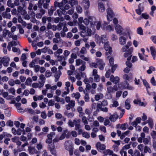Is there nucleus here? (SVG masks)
Here are the masks:
<instances>
[{"label": "nucleus", "instance_id": "37", "mask_svg": "<svg viewBox=\"0 0 156 156\" xmlns=\"http://www.w3.org/2000/svg\"><path fill=\"white\" fill-rule=\"evenodd\" d=\"M66 22H63L62 23L60 22L57 25V30L58 31H60L62 29V27H63L66 24Z\"/></svg>", "mask_w": 156, "mask_h": 156}, {"label": "nucleus", "instance_id": "4", "mask_svg": "<svg viewBox=\"0 0 156 156\" xmlns=\"http://www.w3.org/2000/svg\"><path fill=\"white\" fill-rule=\"evenodd\" d=\"M48 144L47 148L48 150L50 151L51 154L53 155H56V151L54 143H51Z\"/></svg>", "mask_w": 156, "mask_h": 156}, {"label": "nucleus", "instance_id": "47", "mask_svg": "<svg viewBox=\"0 0 156 156\" xmlns=\"http://www.w3.org/2000/svg\"><path fill=\"white\" fill-rule=\"evenodd\" d=\"M106 11L107 15L114 16V14L111 9L108 8L107 9Z\"/></svg>", "mask_w": 156, "mask_h": 156}, {"label": "nucleus", "instance_id": "31", "mask_svg": "<svg viewBox=\"0 0 156 156\" xmlns=\"http://www.w3.org/2000/svg\"><path fill=\"white\" fill-rule=\"evenodd\" d=\"M2 16L4 18L10 19H11V15L9 13L4 12L2 13Z\"/></svg>", "mask_w": 156, "mask_h": 156}, {"label": "nucleus", "instance_id": "59", "mask_svg": "<svg viewBox=\"0 0 156 156\" xmlns=\"http://www.w3.org/2000/svg\"><path fill=\"white\" fill-rule=\"evenodd\" d=\"M7 5L8 7L13 8L14 7V4L12 3L11 0H9L7 2Z\"/></svg>", "mask_w": 156, "mask_h": 156}, {"label": "nucleus", "instance_id": "2", "mask_svg": "<svg viewBox=\"0 0 156 156\" xmlns=\"http://www.w3.org/2000/svg\"><path fill=\"white\" fill-rule=\"evenodd\" d=\"M46 89L43 90L42 91V94L46 95L47 94V91L48 90L50 89L51 92L52 93L53 91L56 89L57 88V86L56 85H54L53 86H51V85L49 84H47L45 85Z\"/></svg>", "mask_w": 156, "mask_h": 156}, {"label": "nucleus", "instance_id": "64", "mask_svg": "<svg viewBox=\"0 0 156 156\" xmlns=\"http://www.w3.org/2000/svg\"><path fill=\"white\" fill-rule=\"evenodd\" d=\"M80 53L83 54H86L87 53V51L85 47H82L80 51Z\"/></svg>", "mask_w": 156, "mask_h": 156}, {"label": "nucleus", "instance_id": "43", "mask_svg": "<svg viewBox=\"0 0 156 156\" xmlns=\"http://www.w3.org/2000/svg\"><path fill=\"white\" fill-rule=\"evenodd\" d=\"M144 153H147L148 152L149 153H151L152 151L149 147L147 146H145L144 147Z\"/></svg>", "mask_w": 156, "mask_h": 156}, {"label": "nucleus", "instance_id": "40", "mask_svg": "<svg viewBox=\"0 0 156 156\" xmlns=\"http://www.w3.org/2000/svg\"><path fill=\"white\" fill-rule=\"evenodd\" d=\"M125 82L126 83L125 85V87L126 88L130 90H133L134 89V87L129 85V83L127 81H125Z\"/></svg>", "mask_w": 156, "mask_h": 156}, {"label": "nucleus", "instance_id": "54", "mask_svg": "<svg viewBox=\"0 0 156 156\" xmlns=\"http://www.w3.org/2000/svg\"><path fill=\"white\" fill-rule=\"evenodd\" d=\"M57 12L59 16H62V14H63V12H65V10H64L62 9H58L56 11Z\"/></svg>", "mask_w": 156, "mask_h": 156}, {"label": "nucleus", "instance_id": "14", "mask_svg": "<svg viewBox=\"0 0 156 156\" xmlns=\"http://www.w3.org/2000/svg\"><path fill=\"white\" fill-rule=\"evenodd\" d=\"M110 80L115 84H117L119 83L120 79L118 76H115V77L113 75H111L110 77Z\"/></svg>", "mask_w": 156, "mask_h": 156}, {"label": "nucleus", "instance_id": "52", "mask_svg": "<svg viewBox=\"0 0 156 156\" xmlns=\"http://www.w3.org/2000/svg\"><path fill=\"white\" fill-rule=\"evenodd\" d=\"M113 152L109 149L107 150L104 151V153L105 155L106 156L108 154L109 155H111L112 154Z\"/></svg>", "mask_w": 156, "mask_h": 156}, {"label": "nucleus", "instance_id": "51", "mask_svg": "<svg viewBox=\"0 0 156 156\" xmlns=\"http://www.w3.org/2000/svg\"><path fill=\"white\" fill-rule=\"evenodd\" d=\"M63 50L61 48H59L54 53L55 55H59L60 54L62 53Z\"/></svg>", "mask_w": 156, "mask_h": 156}, {"label": "nucleus", "instance_id": "5", "mask_svg": "<svg viewBox=\"0 0 156 156\" xmlns=\"http://www.w3.org/2000/svg\"><path fill=\"white\" fill-rule=\"evenodd\" d=\"M104 48L107 51L106 53V55H108L112 54V50L111 47L109 46V42H106V43H104Z\"/></svg>", "mask_w": 156, "mask_h": 156}, {"label": "nucleus", "instance_id": "61", "mask_svg": "<svg viewBox=\"0 0 156 156\" xmlns=\"http://www.w3.org/2000/svg\"><path fill=\"white\" fill-rule=\"evenodd\" d=\"M39 79L41 80V82L44 83L46 80V78L44 75H40L39 76Z\"/></svg>", "mask_w": 156, "mask_h": 156}, {"label": "nucleus", "instance_id": "26", "mask_svg": "<svg viewBox=\"0 0 156 156\" xmlns=\"http://www.w3.org/2000/svg\"><path fill=\"white\" fill-rule=\"evenodd\" d=\"M118 118L117 115L116 114H114L112 115L109 116V119L111 122H115Z\"/></svg>", "mask_w": 156, "mask_h": 156}, {"label": "nucleus", "instance_id": "63", "mask_svg": "<svg viewBox=\"0 0 156 156\" xmlns=\"http://www.w3.org/2000/svg\"><path fill=\"white\" fill-rule=\"evenodd\" d=\"M150 50L151 51V55L156 54V51L154 47L152 46L150 48Z\"/></svg>", "mask_w": 156, "mask_h": 156}, {"label": "nucleus", "instance_id": "42", "mask_svg": "<svg viewBox=\"0 0 156 156\" xmlns=\"http://www.w3.org/2000/svg\"><path fill=\"white\" fill-rule=\"evenodd\" d=\"M32 82V80L30 77H28L25 83V85L27 86H30L31 85V83Z\"/></svg>", "mask_w": 156, "mask_h": 156}, {"label": "nucleus", "instance_id": "8", "mask_svg": "<svg viewBox=\"0 0 156 156\" xmlns=\"http://www.w3.org/2000/svg\"><path fill=\"white\" fill-rule=\"evenodd\" d=\"M55 134L54 132H51L47 135V139L45 140V143L47 144H49L52 142V139L53 136Z\"/></svg>", "mask_w": 156, "mask_h": 156}, {"label": "nucleus", "instance_id": "55", "mask_svg": "<svg viewBox=\"0 0 156 156\" xmlns=\"http://www.w3.org/2000/svg\"><path fill=\"white\" fill-rule=\"evenodd\" d=\"M67 133V130L64 131V133L61 135L59 137L60 140H62L65 138L66 136V134Z\"/></svg>", "mask_w": 156, "mask_h": 156}, {"label": "nucleus", "instance_id": "35", "mask_svg": "<svg viewBox=\"0 0 156 156\" xmlns=\"http://www.w3.org/2000/svg\"><path fill=\"white\" fill-rule=\"evenodd\" d=\"M149 17V16L146 13H143L140 17V19L141 20L144 18L145 20L148 19Z\"/></svg>", "mask_w": 156, "mask_h": 156}, {"label": "nucleus", "instance_id": "60", "mask_svg": "<svg viewBox=\"0 0 156 156\" xmlns=\"http://www.w3.org/2000/svg\"><path fill=\"white\" fill-rule=\"evenodd\" d=\"M132 51L130 50L124 53V56L125 57H127L131 55Z\"/></svg>", "mask_w": 156, "mask_h": 156}, {"label": "nucleus", "instance_id": "9", "mask_svg": "<svg viewBox=\"0 0 156 156\" xmlns=\"http://www.w3.org/2000/svg\"><path fill=\"white\" fill-rule=\"evenodd\" d=\"M128 153L130 154L129 156H140V152L137 150H135L134 151L131 149L128 151Z\"/></svg>", "mask_w": 156, "mask_h": 156}, {"label": "nucleus", "instance_id": "24", "mask_svg": "<svg viewBox=\"0 0 156 156\" xmlns=\"http://www.w3.org/2000/svg\"><path fill=\"white\" fill-rule=\"evenodd\" d=\"M72 97L74 98L77 101H79V99L81 96L79 92H76V93H73L71 95Z\"/></svg>", "mask_w": 156, "mask_h": 156}, {"label": "nucleus", "instance_id": "39", "mask_svg": "<svg viewBox=\"0 0 156 156\" xmlns=\"http://www.w3.org/2000/svg\"><path fill=\"white\" fill-rule=\"evenodd\" d=\"M69 3L71 6L73 7L74 5H77L78 2L77 0H70L69 1Z\"/></svg>", "mask_w": 156, "mask_h": 156}, {"label": "nucleus", "instance_id": "21", "mask_svg": "<svg viewBox=\"0 0 156 156\" xmlns=\"http://www.w3.org/2000/svg\"><path fill=\"white\" fill-rule=\"evenodd\" d=\"M74 126H75V129L77 130L79 129L80 126V121L79 120H74Z\"/></svg>", "mask_w": 156, "mask_h": 156}, {"label": "nucleus", "instance_id": "25", "mask_svg": "<svg viewBox=\"0 0 156 156\" xmlns=\"http://www.w3.org/2000/svg\"><path fill=\"white\" fill-rule=\"evenodd\" d=\"M101 26V22L100 21H94V24L92 27H94V26H96V29L97 30H99Z\"/></svg>", "mask_w": 156, "mask_h": 156}, {"label": "nucleus", "instance_id": "53", "mask_svg": "<svg viewBox=\"0 0 156 156\" xmlns=\"http://www.w3.org/2000/svg\"><path fill=\"white\" fill-rule=\"evenodd\" d=\"M19 44V42L18 41H12L9 43V45H10L11 46H15Z\"/></svg>", "mask_w": 156, "mask_h": 156}, {"label": "nucleus", "instance_id": "17", "mask_svg": "<svg viewBox=\"0 0 156 156\" xmlns=\"http://www.w3.org/2000/svg\"><path fill=\"white\" fill-rule=\"evenodd\" d=\"M44 85V83H42L40 82L38 83H33L32 84V87L33 88H41Z\"/></svg>", "mask_w": 156, "mask_h": 156}, {"label": "nucleus", "instance_id": "50", "mask_svg": "<svg viewBox=\"0 0 156 156\" xmlns=\"http://www.w3.org/2000/svg\"><path fill=\"white\" fill-rule=\"evenodd\" d=\"M86 63L85 62V63L82 64V66L80 67V68L79 69V71H83L85 70L86 68Z\"/></svg>", "mask_w": 156, "mask_h": 156}, {"label": "nucleus", "instance_id": "58", "mask_svg": "<svg viewBox=\"0 0 156 156\" xmlns=\"http://www.w3.org/2000/svg\"><path fill=\"white\" fill-rule=\"evenodd\" d=\"M66 90V91H64L63 92L61 95V96L62 97H64L66 95L69 94V88H67V89H65Z\"/></svg>", "mask_w": 156, "mask_h": 156}, {"label": "nucleus", "instance_id": "49", "mask_svg": "<svg viewBox=\"0 0 156 156\" xmlns=\"http://www.w3.org/2000/svg\"><path fill=\"white\" fill-rule=\"evenodd\" d=\"M120 153L122 156H127V151L122 148L120 151Z\"/></svg>", "mask_w": 156, "mask_h": 156}, {"label": "nucleus", "instance_id": "23", "mask_svg": "<svg viewBox=\"0 0 156 156\" xmlns=\"http://www.w3.org/2000/svg\"><path fill=\"white\" fill-rule=\"evenodd\" d=\"M98 8L99 11L101 12H103L105 9L103 3L102 2H99L98 3Z\"/></svg>", "mask_w": 156, "mask_h": 156}, {"label": "nucleus", "instance_id": "38", "mask_svg": "<svg viewBox=\"0 0 156 156\" xmlns=\"http://www.w3.org/2000/svg\"><path fill=\"white\" fill-rule=\"evenodd\" d=\"M143 142L145 145H147L151 142V138L149 137L147 138H144L143 139Z\"/></svg>", "mask_w": 156, "mask_h": 156}, {"label": "nucleus", "instance_id": "11", "mask_svg": "<svg viewBox=\"0 0 156 156\" xmlns=\"http://www.w3.org/2000/svg\"><path fill=\"white\" fill-rule=\"evenodd\" d=\"M64 147L65 149L67 151H70L71 149H73L72 145L69 141H66L64 144Z\"/></svg>", "mask_w": 156, "mask_h": 156}, {"label": "nucleus", "instance_id": "22", "mask_svg": "<svg viewBox=\"0 0 156 156\" xmlns=\"http://www.w3.org/2000/svg\"><path fill=\"white\" fill-rule=\"evenodd\" d=\"M103 98V94L101 93L97 94L94 96L95 100L96 101H98L100 99H102Z\"/></svg>", "mask_w": 156, "mask_h": 156}, {"label": "nucleus", "instance_id": "57", "mask_svg": "<svg viewBox=\"0 0 156 156\" xmlns=\"http://www.w3.org/2000/svg\"><path fill=\"white\" fill-rule=\"evenodd\" d=\"M155 69L154 67L150 66L149 68V69L147 71V73L148 74H151L153 71L155 70Z\"/></svg>", "mask_w": 156, "mask_h": 156}, {"label": "nucleus", "instance_id": "27", "mask_svg": "<svg viewBox=\"0 0 156 156\" xmlns=\"http://www.w3.org/2000/svg\"><path fill=\"white\" fill-rule=\"evenodd\" d=\"M39 60L38 58H36L34 60H32L29 64V66L30 68L34 67L35 65V63Z\"/></svg>", "mask_w": 156, "mask_h": 156}, {"label": "nucleus", "instance_id": "41", "mask_svg": "<svg viewBox=\"0 0 156 156\" xmlns=\"http://www.w3.org/2000/svg\"><path fill=\"white\" fill-rule=\"evenodd\" d=\"M119 105V103L117 101L113 100V104L110 105V107L111 108L114 107H116Z\"/></svg>", "mask_w": 156, "mask_h": 156}, {"label": "nucleus", "instance_id": "10", "mask_svg": "<svg viewBox=\"0 0 156 156\" xmlns=\"http://www.w3.org/2000/svg\"><path fill=\"white\" fill-rule=\"evenodd\" d=\"M115 30L116 33L120 35L123 34L122 33L123 30V28L119 25H117L115 27Z\"/></svg>", "mask_w": 156, "mask_h": 156}, {"label": "nucleus", "instance_id": "20", "mask_svg": "<svg viewBox=\"0 0 156 156\" xmlns=\"http://www.w3.org/2000/svg\"><path fill=\"white\" fill-rule=\"evenodd\" d=\"M45 13V10L41 8L40 10V12L37 13L36 15V17L37 18H41L42 16Z\"/></svg>", "mask_w": 156, "mask_h": 156}, {"label": "nucleus", "instance_id": "36", "mask_svg": "<svg viewBox=\"0 0 156 156\" xmlns=\"http://www.w3.org/2000/svg\"><path fill=\"white\" fill-rule=\"evenodd\" d=\"M143 82L144 85L146 87V89H147V92L149 94H150L149 93V92L148 91V89L150 88V85L148 84V83L147 82L146 80H143Z\"/></svg>", "mask_w": 156, "mask_h": 156}, {"label": "nucleus", "instance_id": "19", "mask_svg": "<svg viewBox=\"0 0 156 156\" xmlns=\"http://www.w3.org/2000/svg\"><path fill=\"white\" fill-rule=\"evenodd\" d=\"M119 43L121 45H123L126 44V37L121 36L119 37Z\"/></svg>", "mask_w": 156, "mask_h": 156}, {"label": "nucleus", "instance_id": "48", "mask_svg": "<svg viewBox=\"0 0 156 156\" xmlns=\"http://www.w3.org/2000/svg\"><path fill=\"white\" fill-rule=\"evenodd\" d=\"M82 135L83 137L88 139L90 137V133L87 132H83L82 133Z\"/></svg>", "mask_w": 156, "mask_h": 156}, {"label": "nucleus", "instance_id": "6", "mask_svg": "<svg viewBox=\"0 0 156 156\" xmlns=\"http://www.w3.org/2000/svg\"><path fill=\"white\" fill-rule=\"evenodd\" d=\"M10 60V58L9 57L5 56L3 58H1L0 62L3 63L4 66L7 67L9 65Z\"/></svg>", "mask_w": 156, "mask_h": 156}, {"label": "nucleus", "instance_id": "30", "mask_svg": "<svg viewBox=\"0 0 156 156\" xmlns=\"http://www.w3.org/2000/svg\"><path fill=\"white\" fill-rule=\"evenodd\" d=\"M88 21L90 22L91 26L94 24V21H96L95 18L93 16H90L88 17Z\"/></svg>", "mask_w": 156, "mask_h": 156}, {"label": "nucleus", "instance_id": "28", "mask_svg": "<svg viewBox=\"0 0 156 156\" xmlns=\"http://www.w3.org/2000/svg\"><path fill=\"white\" fill-rule=\"evenodd\" d=\"M83 5L86 9H88L90 7V2L89 0H83Z\"/></svg>", "mask_w": 156, "mask_h": 156}, {"label": "nucleus", "instance_id": "46", "mask_svg": "<svg viewBox=\"0 0 156 156\" xmlns=\"http://www.w3.org/2000/svg\"><path fill=\"white\" fill-rule=\"evenodd\" d=\"M85 113L88 116H90L92 112V110L90 109L86 108L84 111Z\"/></svg>", "mask_w": 156, "mask_h": 156}, {"label": "nucleus", "instance_id": "12", "mask_svg": "<svg viewBox=\"0 0 156 156\" xmlns=\"http://www.w3.org/2000/svg\"><path fill=\"white\" fill-rule=\"evenodd\" d=\"M96 147L98 151L104 150L106 148L105 145L103 144H101L100 142H98L96 145Z\"/></svg>", "mask_w": 156, "mask_h": 156}, {"label": "nucleus", "instance_id": "62", "mask_svg": "<svg viewBox=\"0 0 156 156\" xmlns=\"http://www.w3.org/2000/svg\"><path fill=\"white\" fill-rule=\"evenodd\" d=\"M127 125V123H124L122 124L120 126V129L122 130H125L126 129V127Z\"/></svg>", "mask_w": 156, "mask_h": 156}, {"label": "nucleus", "instance_id": "56", "mask_svg": "<svg viewBox=\"0 0 156 156\" xmlns=\"http://www.w3.org/2000/svg\"><path fill=\"white\" fill-rule=\"evenodd\" d=\"M77 110L78 112L80 114V115L81 116H83L84 114V113L82 112L83 109L81 107H79L77 108Z\"/></svg>", "mask_w": 156, "mask_h": 156}, {"label": "nucleus", "instance_id": "44", "mask_svg": "<svg viewBox=\"0 0 156 156\" xmlns=\"http://www.w3.org/2000/svg\"><path fill=\"white\" fill-rule=\"evenodd\" d=\"M129 130H127L122 133L120 139L122 140L126 136H127L129 133Z\"/></svg>", "mask_w": 156, "mask_h": 156}, {"label": "nucleus", "instance_id": "29", "mask_svg": "<svg viewBox=\"0 0 156 156\" xmlns=\"http://www.w3.org/2000/svg\"><path fill=\"white\" fill-rule=\"evenodd\" d=\"M76 66H79L80 65H82L83 63L86 62H85L83 61L80 59L78 58L76 59L75 61Z\"/></svg>", "mask_w": 156, "mask_h": 156}, {"label": "nucleus", "instance_id": "13", "mask_svg": "<svg viewBox=\"0 0 156 156\" xmlns=\"http://www.w3.org/2000/svg\"><path fill=\"white\" fill-rule=\"evenodd\" d=\"M28 150L29 153L30 154H37L39 153V151L36 149L34 147H28Z\"/></svg>", "mask_w": 156, "mask_h": 156}, {"label": "nucleus", "instance_id": "32", "mask_svg": "<svg viewBox=\"0 0 156 156\" xmlns=\"http://www.w3.org/2000/svg\"><path fill=\"white\" fill-rule=\"evenodd\" d=\"M129 99H127L125 101V108L128 110L131 107V105L129 103Z\"/></svg>", "mask_w": 156, "mask_h": 156}, {"label": "nucleus", "instance_id": "1", "mask_svg": "<svg viewBox=\"0 0 156 156\" xmlns=\"http://www.w3.org/2000/svg\"><path fill=\"white\" fill-rule=\"evenodd\" d=\"M95 40L97 43L100 44L106 43V42H108L107 41L108 38L105 35H102L100 37L98 35H95Z\"/></svg>", "mask_w": 156, "mask_h": 156}, {"label": "nucleus", "instance_id": "3", "mask_svg": "<svg viewBox=\"0 0 156 156\" xmlns=\"http://www.w3.org/2000/svg\"><path fill=\"white\" fill-rule=\"evenodd\" d=\"M50 0H39L38 2V5L39 7L43 6L45 9H47L50 3Z\"/></svg>", "mask_w": 156, "mask_h": 156}, {"label": "nucleus", "instance_id": "45", "mask_svg": "<svg viewBox=\"0 0 156 156\" xmlns=\"http://www.w3.org/2000/svg\"><path fill=\"white\" fill-rule=\"evenodd\" d=\"M3 156H9L10 154V152L7 149H4L3 150L2 152Z\"/></svg>", "mask_w": 156, "mask_h": 156}, {"label": "nucleus", "instance_id": "33", "mask_svg": "<svg viewBox=\"0 0 156 156\" xmlns=\"http://www.w3.org/2000/svg\"><path fill=\"white\" fill-rule=\"evenodd\" d=\"M147 121L149 127L151 128H152L154 126V123L153 119L150 118H149L148 120Z\"/></svg>", "mask_w": 156, "mask_h": 156}, {"label": "nucleus", "instance_id": "16", "mask_svg": "<svg viewBox=\"0 0 156 156\" xmlns=\"http://www.w3.org/2000/svg\"><path fill=\"white\" fill-rule=\"evenodd\" d=\"M144 7L141 3H140L138 7V9H136V12L138 14L140 15L141 14V12L144 10Z\"/></svg>", "mask_w": 156, "mask_h": 156}, {"label": "nucleus", "instance_id": "15", "mask_svg": "<svg viewBox=\"0 0 156 156\" xmlns=\"http://www.w3.org/2000/svg\"><path fill=\"white\" fill-rule=\"evenodd\" d=\"M68 104L66 105V109L67 110H70L71 108L74 107L75 106V101L73 100H71V101L69 102Z\"/></svg>", "mask_w": 156, "mask_h": 156}, {"label": "nucleus", "instance_id": "34", "mask_svg": "<svg viewBox=\"0 0 156 156\" xmlns=\"http://www.w3.org/2000/svg\"><path fill=\"white\" fill-rule=\"evenodd\" d=\"M138 55L140 58L143 60L146 61L147 60V57H148L147 55H145L144 54L143 55V54H141L140 53H138Z\"/></svg>", "mask_w": 156, "mask_h": 156}, {"label": "nucleus", "instance_id": "18", "mask_svg": "<svg viewBox=\"0 0 156 156\" xmlns=\"http://www.w3.org/2000/svg\"><path fill=\"white\" fill-rule=\"evenodd\" d=\"M17 12L18 13L23 16H24L27 14V11L23 9V8L19 6L17 8Z\"/></svg>", "mask_w": 156, "mask_h": 156}, {"label": "nucleus", "instance_id": "7", "mask_svg": "<svg viewBox=\"0 0 156 156\" xmlns=\"http://www.w3.org/2000/svg\"><path fill=\"white\" fill-rule=\"evenodd\" d=\"M96 62H97L98 66L100 70L104 69L105 64L102 59L97 58L96 59Z\"/></svg>", "mask_w": 156, "mask_h": 156}]
</instances>
